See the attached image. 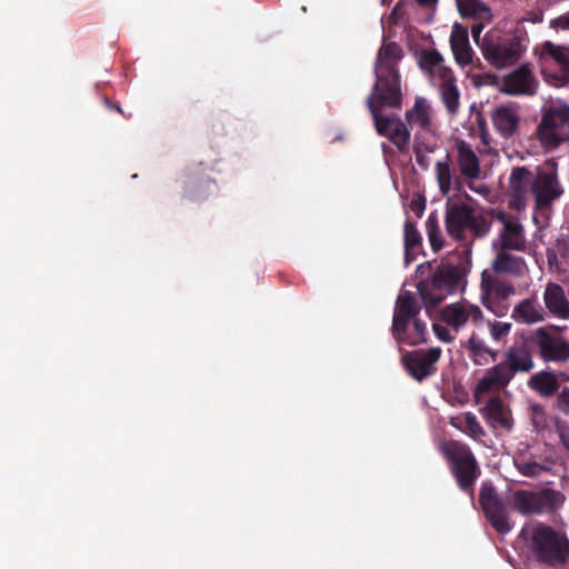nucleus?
Here are the masks:
<instances>
[{"instance_id": "1", "label": "nucleus", "mask_w": 569, "mask_h": 569, "mask_svg": "<svg viewBox=\"0 0 569 569\" xmlns=\"http://www.w3.org/2000/svg\"><path fill=\"white\" fill-rule=\"evenodd\" d=\"M403 50L397 42H385L380 47L375 62L376 81L372 92L367 97L366 104L380 136L390 134L397 122H403L397 116H383L382 107L400 109L402 106L401 76L399 62Z\"/></svg>"}, {"instance_id": "2", "label": "nucleus", "mask_w": 569, "mask_h": 569, "mask_svg": "<svg viewBox=\"0 0 569 569\" xmlns=\"http://www.w3.org/2000/svg\"><path fill=\"white\" fill-rule=\"evenodd\" d=\"M419 278L417 290L427 311L438 307L448 296L457 292L463 281V270L459 264L428 261L417 266Z\"/></svg>"}, {"instance_id": "3", "label": "nucleus", "mask_w": 569, "mask_h": 569, "mask_svg": "<svg viewBox=\"0 0 569 569\" xmlns=\"http://www.w3.org/2000/svg\"><path fill=\"white\" fill-rule=\"evenodd\" d=\"M520 537L527 542L533 559L551 568L563 567L569 562V539L566 533L543 522L525 526Z\"/></svg>"}, {"instance_id": "4", "label": "nucleus", "mask_w": 569, "mask_h": 569, "mask_svg": "<svg viewBox=\"0 0 569 569\" xmlns=\"http://www.w3.org/2000/svg\"><path fill=\"white\" fill-rule=\"evenodd\" d=\"M490 222L485 214L466 202L446 204L445 227L447 234L459 242L465 252L470 253L473 241L483 238L490 230Z\"/></svg>"}, {"instance_id": "5", "label": "nucleus", "mask_w": 569, "mask_h": 569, "mask_svg": "<svg viewBox=\"0 0 569 569\" xmlns=\"http://www.w3.org/2000/svg\"><path fill=\"white\" fill-rule=\"evenodd\" d=\"M535 361L526 343L510 346L502 362L489 368L475 388V396L487 393L492 389L506 388L513 377L533 369Z\"/></svg>"}, {"instance_id": "6", "label": "nucleus", "mask_w": 569, "mask_h": 569, "mask_svg": "<svg viewBox=\"0 0 569 569\" xmlns=\"http://www.w3.org/2000/svg\"><path fill=\"white\" fill-rule=\"evenodd\" d=\"M440 450L458 488L473 497L475 483L481 470L469 446L458 440H448L441 445Z\"/></svg>"}, {"instance_id": "7", "label": "nucleus", "mask_w": 569, "mask_h": 569, "mask_svg": "<svg viewBox=\"0 0 569 569\" xmlns=\"http://www.w3.org/2000/svg\"><path fill=\"white\" fill-rule=\"evenodd\" d=\"M479 46L483 58L498 69L516 63L526 51L517 34L486 36Z\"/></svg>"}, {"instance_id": "8", "label": "nucleus", "mask_w": 569, "mask_h": 569, "mask_svg": "<svg viewBox=\"0 0 569 569\" xmlns=\"http://www.w3.org/2000/svg\"><path fill=\"white\" fill-rule=\"evenodd\" d=\"M537 138L546 150L569 144V106L550 107L537 128Z\"/></svg>"}, {"instance_id": "9", "label": "nucleus", "mask_w": 569, "mask_h": 569, "mask_svg": "<svg viewBox=\"0 0 569 569\" xmlns=\"http://www.w3.org/2000/svg\"><path fill=\"white\" fill-rule=\"evenodd\" d=\"M566 500L565 495L555 489L540 491L519 489L512 493L513 509L523 516L541 515L559 509Z\"/></svg>"}, {"instance_id": "10", "label": "nucleus", "mask_w": 569, "mask_h": 569, "mask_svg": "<svg viewBox=\"0 0 569 569\" xmlns=\"http://www.w3.org/2000/svg\"><path fill=\"white\" fill-rule=\"evenodd\" d=\"M479 503L485 517L498 533L506 535L511 531L509 501L499 496L496 487L490 481L482 482Z\"/></svg>"}, {"instance_id": "11", "label": "nucleus", "mask_w": 569, "mask_h": 569, "mask_svg": "<svg viewBox=\"0 0 569 569\" xmlns=\"http://www.w3.org/2000/svg\"><path fill=\"white\" fill-rule=\"evenodd\" d=\"M496 220L502 224V229L493 247L500 250L525 251V228L519 218L505 211H498Z\"/></svg>"}, {"instance_id": "12", "label": "nucleus", "mask_w": 569, "mask_h": 569, "mask_svg": "<svg viewBox=\"0 0 569 569\" xmlns=\"http://www.w3.org/2000/svg\"><path fill=\"white\" fill-rule=\"evenodd\" d=\"M531 341L538 348V353L545 362L562 363L569 360V341L561 336L539 328Z\"/></svg>"}, {"instance_id": "13", "label": "nucleus", "mask_w": 569, "mask_h": 569, "mask_svg": "<svg viewBox=\"0 0 569 569\" xmlns=\"http://www.w3.org/2000/svg\"><path fill=\"white\" fill-rule=\"evenodd\" d=\"M440 356V348L419 349L407 351L401 360L409 375L417 381H422L437 371L436 363Z\"/></svg>"}, {"instance_id": "14", "label": "nucleus", "mask_w": 569, "mask_h": 569, "mask_svg": "<svg viewBox=\"0 0 569 569\" xmlns=\"http://www.w3.org/2000/svg\"><path fill=\"white\" fill-rule=\"evenodd\" d=\"M531 193L537 209H547L560 198L563 189L559 183L556 170H538L532 181Z\"/></svg>"}, {"instance_id": "15", "label": "nucleus", "mask_w": 569, "mask_h": 569, "mask_svg": "<svg viewBox=\"0 0 569 569\" xmlns=\"http://www.w3.org/2000/svg\"><path fill=\"white\" fill-rule=\"evenodd\" d=\"M535 174L526 167H516L509 177V207L521 211L526 208L528 192L532 190Z\"/></svg>"}, {"instance_id": "16", "label": "nucleus", "mask_w": 569, "mask_h": 569, "mask_svg": "<svg viewBox=\"0 0 569 569\" xmlns=\"http://www.w3.org/2000/svg\"><path fill=\"white\" fill-rule=\"evenodd\" d=\"M441 320L458 332L469 320L477 325L483 318L481 309L468 302L447 305L441 309Z\"/></svg>"}, {"instance_id": "17", "label": "nucleus", "mask_w": 569, "mask_h": 569, "mask_svg": "<svg viewBox=\"0 0 569 569\" xmlns=\"http://www.w3.org/2000/svg\"><path fill=\"white\" fill-rule=\"evenodd\" d=\"M421 306L415 295L409 290H401L396 300L391 332L392 335L403 333L409 328L410 321L420 313Z\"/></svg>"}, {"instance_id": "18", "label": "nucleus", "mask_w": 569, "mask_h": 569, "mask_svg": "<svg viewBox=\"0 0 569 569\" xmlns=\"http://www.w3.org/2000/svg\"><path fill=\"white\" fill-rule=\"evenodd\" d=\"M537 81L527 64H521L512 72L503 76L500 90L511 96H532L536 93Z\"/></svg>"}, {"instance_id": "19", "label": "nucleus", "mask_w": 569, "mask_h": 569, "mask_svg": "<svg viewBox=\"0 0 569 569\" xmlns=\"http://www.w3.org/2000/svg\"><path fill=\"white\" fill-rule=\"evenodd\" d=\"M202 163L189 167L184 174L183 187L186 196L194 201L206 199L214 187V180L206 174Z\"/></svg>"}, {"instance_id": "20", "label": "nucleus", "mask_w": 569, "mask_h": 569, "mask_svg": "<svg viewBox=\"0 0 569 569\" xmlns=\"http://www.w3.org/2000/svg\"><path fill=\"white\" fill-rule=\"evenodd\" d=\"M407 126L423 132L433 130V112L430 102L423 97H416L413 106L405 113Z\"/></svg>"}, {"instance_id": "21", "label": "nucleus", "mask_w": 569, "mask_h": 569, "mask_svg": "<svg viewBox=\"0 0 569 569\" xmlns=\"http://www.w3.org/2000/svg\"><path fill=\"white\" fill-rule=\"evenodd\" d=\"M496 130L503 137L513 136L519 127L518 109L513 104L498 106L491 113Z\"/></svg>"}, {"instance_id": "22", "label": "nucleus", "mask_w": 569, "mask_h": 569, "mask_svg": "<svg viewBox=\"0 0 569 569\" xmlns=\"http://www.w3.org/2000/svg\"><path fill=\"white\" fill-rule=\"evenodd\" d=\"M418 64L432 81L448 79L453 71L445 66L443 58L437 50H422L419 54Z\"/></svg>"}, {"instance_id": "23", "label": "nucleus", "mask_w": 569, "mask_h": 569, "mask_svg": "<svg viewBox=\"0 0 569 569\" xmlns=\"http://www.w3.org/2000/svg\"><path fill=\"white\" fill-rule=\"evenodd\" d=\"M481 299L508 300L515 293L513 284L498 279L485 270L481 273Z\"/></svg>"}, {"instance_id": "24", "label": "nucleus", "mask_w": 569, "mask_h": 569, "mask_svg": "<svg viewBox=\"0 0 569 569\" xmlns=\"http://www.w3.org/2000/svg\"><path fill=\"white\" fill-rule=\"evenodd\" d=\"M457 163L461 176L468 179H478L480 176V162L476 152L465 140H459L456 144Z\"/></svg>"}, {"instance_id": "25", "label": "nucleus", "mask_w": 569, "mask_h": 569, "mask_svg": "<svg viewBox=\"0 0 569 569\" xmlns=\"http://www.w3.org/2000/svg\"><path fill=\"white\" fill-rule=\"evenodd\" d=\"M450 47L459 66L466 67L472 62L473 51L470 47L468 33L463 28L453 27L450 34Z\"/></svg>"}, {"instance_id": "26", "label": "nucleus", "mask_w": 569, "mask_h": 569, "mask_svg": "<svg viewBox=\"0 0 569 569\" xmlns=\"http://www.w3.org/2000/svg\"><path fill=\"white\" fill-rule=\"evenodd\" d=\"M535 52L539 53L541 60L552 59L559 66L562 79L569 82V48L545 41Z\"/></svg>"}, {"instance_id": "27", "label": "nucleus", "mask_w": 569, "mask_h": 569, "mask_svg": "<svg viewBox=\"0 0 569 569\" xmlns=\"http://www.w3.org/2000/svg\"><path fill=\"white\" fill-rule=\"evenodd\" d=\"M528 387L543 398L555 396L560 389V382L556 372L542 370L533 373L528 382Z\"/></svg>"}, {"instance_id": "28", "label": "nucleus", "mask_w": 569, "mask_h": 569, "mask_svg": "<svg viewBox=\"0 0 569 569\" xmlns=\"http://www.w3.org/2000/svg\"><path fill=\"white\" fill-rule=\"evenodd\" d=\"M543 300L549 311L560 318H569V303L562 287L558 283H548Z\"/></svg>"}, {"instance_id": "29", "label": "nucleus", "mask_w": 569, "mask_h": 569, "mask_svg": "<svg viewBox=\"0 0 569 569\" xmlns=\"http://www.w3.org/2000/svg\"><path fill=\"white\" fill-rule=\"evenodd\" d=\"M508 250H501L493 259L491 267L496 273H507L519 277L523 273L526 261L521 257L513 256Z\"/></svg>"}, {"instance_id": "30", "label": "nucleus", "mask_w": 569, "mask_h": 569, "mask_svg": "<svg viewBox=\"0 0 569 569\" xmlns=\"http://www.w3.org/2000/svg\"><path fill=\"white\" fill-rule=\"evenodd\" d=\"M441 101L445 104L447 112L455 117L459 111L460 106V92L456 84V77L452 73L446 79L438 81Z\"/></svg>"}, {"instance_id": "31", "label": "nucleus", "mask_w": 569, "mask_h": 569, "mask_svg": "<svg viewBox=\"0 0 569 569\" xmlns=\"http://www.w3.org/2000/svg\"><path fill=\"white\" fill-rule=\"evenodd\" d=\"M483 417L493 425L510 429L512 426L509 412L500 397H491L481 410Z\"/></svg>"}, {"instance_id": "32", "label": "nucleus", "mask_w": 569, "mask_h": 569, "mask_svg": "<svg viewBox=\"0 0 569 569\" xmlns=\"http://www.w3.org/2000/svg\"><path fill=\"white\" fill-rule=\"evenodd\" d=\"M512 319L521 323H536L543 319V310L536 299H525L513 309Z\"/></svg>"}, {"instance_id": "33", "label": "nucleus", "mask_w": 569, "mask_h": 569, "mask_svg": "<svg viewBox=\"0 0 569 569\" xmlns=\"http://www.w3.org/2000/svg\"><path fill=\"white\" fill-rule=\"evenodd\" d=\"M469 358L478 366H485L489 362L497 360L498 351H495L486 346L485 341L476 333H472L466 345Z\"/></svg>"}, {"instance_id": "34", "label": "nucleus", "mask_w": 569, "mask_h": 569, "mask_svg": "<svg viewBox=\"0 0 569 569\" xmlns=\"http://www.w3.org/2000/svg\"><path fill=\"white\" fill-rule=\"evenodd\" d=\"M460 16L462 18H475L489 20L491 18L490 8L481 0H456Z\"/></svg>"}, {"instance_id": "35", "label": "nucleus", "mask_w": 569, "mask_h": 569, "mask_svg": "<svg viewBox=\"0 0 569 569\" xmlns=\"http://www.w3.org/2000/svg\"><path fill=\"white\" fill-rule=\"evenodd\" d=\"M413 330L409 332L408 328L405 329L401 335H392L398 343H405L408 346H417L426 342L427 340V326L426 323L417 318L411 319Z\"/></svg>"}, {"instance_id": "36", "label": "nucleus", "mask_w": 569, "mask_h": 569, "mask_svg": "<svg viewBox=\"0 0 569 569\" xmlns=\"http://www.w3.org/2000/svg\"><path fill=\"white\" fill-rule=\"evenodd\" d=\"M436 176L441 193L443 196L448 194L452 188V173L449 163V156L446 157L445 161H438L436 163Z\"/></svg>"}, {"instance_id": "37", "label": "nucleus", "mask_w": 569, "mask_h": 569, "mask_svg": "<svg viewBox=\"0 0 569 569\" xmlns=\"http://www.w3.org/2000/svg\"><path fill=\"white\" fill-rule=\"evenodd\" d=\"M388 138L399 151L403 152L408 149L410 142V130L406 122H397Z\"/></svg>"}, {"instance_id": "38", "label": "nucleus", "mask_w": 569, "mask_h": 569, "mask_svg": "<svg viewBox=\"0 0 569 569\" xmlns=\"http://www.w3.org/2000/svg\"><path fill=\"white\" fill-rule=\"evenodd\" d=\"M426 227L431 249L435 252L441 250L443 248V239L436 217H433L432 214L429 216L426 222Z\"/></svg>"}, {"instance_id": "39", "label": "nucleus", "mask_w": 569, "mask_h": 569, "mask_svg": "<svg viewBox=\"0 0 569 569\" xmlns=\"http://www.w3.org/2000/svg\"><path fill=\"white\" fill-rule=\"evenodd\" d=\"M403 237H405V248L407 251L410 249H419L421 247V243H422L421 234L418 231L416 224L410 220H407L405 222Z\"/></svg>"}, {"instance_id": "40", "label": "nucleus", "mask_w": 569, "mask_h": 569, "mask_svg": "<svg viewBox=\"0 0 569 569\" xmlns=\"http://www.w3.org/2000/svg\"><path fill=\"white\" fill-rule=\"evenodd\" d=\"M415 151V158L418 166L422 169H428L430 164V159L427 153H430L433 151L432 147H429L423 143L417 142L413 148Z\"/></svg>"}, {"instance_id": "41", "label": "nucleus", "mask_w": 569, "mask_h": 569, "mask_svg": "<svg viewBox=\"0 0 569 569\" xmlns=\"http://www.w3.org/2000/svg\"><path fill=\"white\" fill-rule=\"evenodd\" d=\"M517 469L519 470V472L526 477H538L540 476L543 471L547 470V468L536 461H526V462H520V463H517Z\"/></svg>"}, {"instance_id": "42", "label": "nucleus", "mask_w": 569, "mask_h": 569, "mask_svg": "<svg viewBox=\"0 0 569 569\" xmlns=\"http://www.w3.org/2000/svg\"><path fill=\"white\" fill-rule=\"evenodd\" d=\"M489 330H490L491 338L495 341H500L509 335V332L511 330V323L502 322V321L489 322Z\"/></svg>"}, {"instance_id": "43", "label": "nucleus", "mask_w": 569, "mask_h": 569, "mask_svg": "<svg viewBox=\"0 0 569 569\" xmlns=\"http://www.w3.org/2000/svg\"><path fill=\"white\" fill-rule=\"evenodd\" d=\"M465 423H466V432L471 436L475 439H478L482 436H485V430L480 426L479 421L477 420L476 416L468 412L465 416Z\"/></svg>"}, {"instance_id": "44", "label": "nucleus", "mask_w": 569, "mask_h": 569, "mask_svg": "<svg viewBox=\"0 0 569 569\" xmlns=\"http://www.w3.org/2000/svg\"><path fill=\"white\" fill-rule=\"evenodd\" d=\"M481 301L497 317H503L508 313L509 303L507 300L481 299Z\"/></svg>"}, {"instance_id": "45", "label": "nucleus", "mask_w": 569, "mask_h": 569, "mask_svg": "<svg viewBox=\"0 0 569 569\" xmlns=\"http://www.w3.org/2000/svg\"><path fill=\"white\" fill-rule=\"evenodd\" d=\"M531 421L537 431L543 430L547 427V418L543 407L533 405L531 407Z\"/></svg>"}, {"instance_id": "46", "label": "nucleus", "mask_w": 569, "mask_h": 569, "mask_svg": "<svg viewBox=\"0 0 569 569\" xmlns=\"http://www.w3.org/2000/svg\"><path fill=\"white\" fill-rule=\"evenodd\" d=\"M432 329L437 338L442 342L448 343L455 340V336L451 335V331L447 325L443 326L441 323H433Z\"/></svg>"}, {"instance_id": "47", "label": "nucleus", "mask_w": 569, "mask_h": 569, "mask_svg": "<svg viewBox=\"0 0 569 569\" xmlns=\"http://www.w3.org/2000/svg\"><path fill=\"white\" fill-rule=\"evenodd\" d=\"M557 407L565 415L569 416V388L565 387L557 398Z\"/></svg>"}, {"instance_id": "48", "label": "nucleus", "mask_w": 569, "mask_h": 569, "mask_svg": "<svg viewBox=\"0 0 569 569\" xmlns=\"http://www.w3.org/2000/svg\"><path fill=\"white\" fill-rule=\"evenodd\" d=\"M549 27L551 29L558 30H568L569 29V13H563L549 22Z\"/></svg>"}, {"instance_id": "49", "label": "nucleus", "mask_w": 569, "mask_h": 569, "mask_svg": "<svg viewBox=\"0 0 569 569\" xmlns=\"http://www.w3.org/2000/svg\"><path fill=\"white\" fill-rule=\"evenodd\" d=\"M557 432L560 437L561 443L569 451V423H557Z\"/></svg>"}, {"instance_id": "50", "label": "nucleus", "mask_w": 569, "mask_h": 569, "mask_svg": "<svg viewBox=\"0 0 569 569\" xmlns=\"http://www.w3.org/2000/svg\"><path fill=\"white\" fill-rule=\"evenodd\" d=\"M416 250L417 249H410L407 251L405 249V264L406 266H409L411 262H413L416 260Z\"/></svg>"}, {"instance_id": "51", "label": "nucleus", "mask_w": 569, "mask_h": 569, "mask_svg": "<svg viewBox=\"0 0 569 569\" xmlns=\"http://www.w3.org/2000/svg\"><path fill=\"white\" fill-rule=\"evenodd\" d=\"M482 29H483V26L481 23L473 24L471 27V33H472V37L475 38V40L477 41V43H479V37H480Z\"/></svg>"}, {"instance_id": "52", "label": "nucleus", "mask_w": 569, "mask_h": 569, "mask_svg": "<svg viewBox=\"0 0 569 569\" xmlns=\"http://www.w3.org/2000/svg\"><path fill=\"white\" fill-rule=\"evenodd\" d=\"M104 103H106V106H107V108H108V109H110V110H116V111H118L119 113H123V112H122V109H121V107H120V104H119L118 102H113V101H111L110 99L106 98V99H104Z\"/></svg>"}, {"instance_id": "53", "label": "nucleus", "mask_w": 569, "mask_h": 569, "mask_svg": "<svg viewBox=\"0 0 569 569\" xmlns=\"http://www.w3.org/2000/svg\"><path fill=\"white\" fill-rule=\"evenodd\" d=\"M416 1L420 7H423V8H433L438 2V0H416Z\"/></svg>"}, {"instance_id": "54", "label": "nucleus", "mask_w": 569, "mask_h": 569, "mask_svg": "<svg viewBox=\"0 0 569 569\" xmlns=\"http://www.w3.org/2000/svg\"><path fill=\"white\" fill-rule=\"evenodd\" d=\"M411 207H412V210L419 214H421L425 209V204H420V203H412Z\"/></svg>"}, {"instance_id": "55", "label": "nucleus", "mask_w": 569, "mask_h": 569, "mask_svg": "<svg viewBox=\"0 0 569 569\" xmlns=\"http://www.w3.org/2000/svg\"><path fill=\"white\" fill-rule=\"evenodd\" d=\"M477 122L479 124V128L483 130V128L486 127V121L480 113L477 114Z\"/></svg>"}, {"instance_id": "56", "label": "nucleus", "mask_w": 569, "mask_h": 569, "mask_svg": "<svg viewBox=\"0 0 569 569\" xmlns=\"http://www.w3.org/2000/svg\"><path fill=\"white\" fill-rule=\"evenodd\" d=\"M456 184H457V189L459 190L460 189V179L458 177L456 178Z\"/></svg>"}]
</instances>
